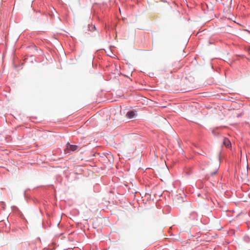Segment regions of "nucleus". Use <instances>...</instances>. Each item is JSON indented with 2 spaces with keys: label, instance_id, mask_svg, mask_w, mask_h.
I'll use <instances>...</instances> for the list:
<instances>
[{
  "label": "nucleus",
  "instance_id": "3",
  "mask_svg": "<svg viewBox=\"0 0 250 250\" xmlns=\"http://www.w3.org/2000/svg\"><path fill=\"white\" fill-rule=\"evenodd\" d=\"M223 144L225 146L228 148L230 147L231 146L230 141L227 138L224 139Z\"/></svg>",
  "mask_w": 250,
  "mask_h": 250
},
{
  "label": "nucleus",
  "instance_id": "4",
  "mask_svg": "<svg viewBox=\"0 0 250 250\" xmlns=\"http://www.w3.org/2000/svg\"><path fill=\"white\" fill-rule=\"evenodd\" d=\"M99 156V153H97V154H95V155H94L95 157H96Z\"/></svg>",
  "mask_w": 250,
  "mask_h": 250
},
{
  "label": "nucleus",
  "instance_id": "5",
  "mask_svg": "<svg viewBox=\"0 0 250 250\" xmlns=\"http://www.w3.org/2000/svg\"><path fill=\"white\" fill-rule=\"evenodd\" d=\"M216 173H217V171L216 170L215 171H214V172H213L211 174H212V175H215V174H216Z\"/></svg>",
  "mask_w": 250,
  "mask_h": 250
},
{
  "label": "nucleus",
  "instance_id": "6",
  "mask_svg": "<svg viewBox=\"0 0 250 250\" xmlns=\"http://www.w3.org/2000/svg\"><path fill=\"white\" fill-rule=\"evenodd\" d=\"M250 51V48L249 49Z\"/></svg>",
  "mask_w": 250,
  "mask_h": 250
},
{
  "label": "nucleus",
  "instance_id": "2",
  "mask_svg": "<svg viewBox=\"0 0 250 250\" xmlns=\"http://www.w3.org/2000/svg\"><path fill=\"white\" fill-rule=\"evenodd\" d=\"M126 116L129 119H132L136 116V114L134 111H129L126 113Z\"/></svg>",
  "mask_w": 250,
  "mask_h": 250
},
{
  "label": "nucleus",
  "instance_id": "1",
  "mask_svg": "<svg viewBox=\"0 0 250 250\" xmlns=\"http://www.w3.org/2000/svg\"><path fill=\"white\" fill-rule=\"evenodd\" d=\"M78 148V146L76 145H70L68 143L66 145V147L65 149V153H68V151L70 150L72 151H75Z\"/></svg>",
  "mask_w": 250,
  "mask_h": 250
}]
</instances>
